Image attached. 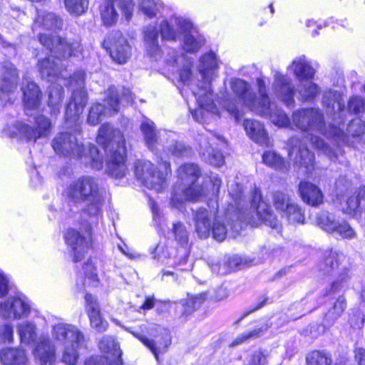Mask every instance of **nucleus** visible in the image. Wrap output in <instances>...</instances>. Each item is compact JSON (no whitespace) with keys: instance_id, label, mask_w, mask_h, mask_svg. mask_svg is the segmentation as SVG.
I'll return each mask as SVG.
<instances>
[{"instance_id":"nucleus-1","label":"nucleus","mask_w":365,"mask_h":365,"mask_svg":"<svg viewBox=\"0 0 365 365\" xmlns=\"http://www.w3.org/2000/svg\"><path fill=\"white\" fill-rule=\"evenodd\" d=\"M256 85L258 90L259 98H256L251 86L240 78L232 79L230 81V88L237 98L226 99L223 101V107L232 115L236 122H240L244 112L242 107L246 106L252 112L268 118L273 124L278 127L289 125L290 120L285 113L277 108L274 103H272L267 95L266 84L262 77L257 78Z\"/></svg>"},{"instance_id":"nucleus-2","label":"nucleus","mask_w":365,"mask_h":365,"mask_svg":"<svg viewBox=\"0 0 365 365\" xmlns=\"http://www.w3.org/2000/svg\"><path fill=\"white\" fill-rule=\"evenodd\" d=\"M96 142L107 152L106 171L115 178H123L128 169L126 165L125 138L118 129L110 124H103L98 130Z\"/></svg>"},{"instance_id":"nucleus-3","label":"nucleus","mask_w":365,"mask_h":365,"mask_svg":"<svg viewBox=\"0 0 365 365\" xmlns=\"http://www.w3.org/2000/svg\"><path fill=\"white\" fill-rule=\"evenodd\" d=\"M40 43L50 51L51 56L38 61V71L42 78L51 80L61 72L60 58L78 56L82 47L78 41H68L60 36L38 33Z\"/></svg>"},{"instance_id":"nucleus-4","label":"nucleus","mask_w":365,"mask_h":365,"mask_svg":"<svg viewBox=\"0 0 365 365\" xmlns=\"http://www.w3.org/2000/svg\"><path fill=\"white\" fill-rule=\"evenodd\" d=\"M229 192L232 195L235 202V205L238 210L237 220L232 222L230 225L232 230L235 232H240L246 225H250L255 226L257 225V220H260L272 228L277 229L279 223L270 207L262 200V195L259 190H255L252 194V198L250 202V206L245 210L240 207L244 202L242 195V190L235 192L229 189Z\"/></svg>"},{"instance_id":"nucleus-5","label":"nucleus","mask_w":365,"mask_h":365,"mask_svg":"<svg viewBox=\"0 0 365 365\" xmlns=\"http://www.w3.org/2000/svg\"><path fill=\"white\" fill-rule=\"evenodd\" d=\"M65 193L71 201L85 203L83 215L96 219L101 215L104 200L97 178L91 175L80 177L69 184Z\"/></svg>"},{"instance_id":"nucleus-6","label":"nucleus","mask_w":365,"mask_h":365,"mask_svg":"<svg viewBox=\"0 0 365 365\" xmlns=\"http://www.w3.org/2000/svg\"><path fill=\"white\" fill-rule=\"evenodd\" d=\"M52 336L64 346L63 361L68 365L76 364L79 357L78 350L86 345L83 332L72 324L58 323L53 326Z\"/></svg>"},{"instance_id":"nucleus-7","label":"nucleus","mask_w":365,"mask_h":365,"mask_svg":"<svg viewBox=\"0 0 365 365\" xmlns=\"http://www.w3.org/2000/svg\"><path fill=\"white\" fill-rule=\"evenodd\" d=\"M170 173V163L167 160H162L160 168L144 160H137L134 165L137 180L147 188L157 192H162L168 186L166 177Z\"/></svg>"},{"instance_id":"nucleus-8","label":"nucleus","mask_w":365,"mask_h":365,"mask_svg":"<svg viewBox=\"0 0 365 365\" xmlns=\"http://www.w3.org/2000/svg\"><path fill=\"white\" fill-rule=\"evenodd\" d=\"M71 131L58 133L52 140L51 146L54 152L64 157L81 158L85 152L82 141L80 123H66Z\"/></svg>"},{"instance_id":"nucleus-9","label":"nucleus","mask_w":365,"mask_h":365,"mask_svg":"<svg viewBox=\"0 0 365 365\" xmlns=\"http://www.w3.org/2000/svg\"><path fill=\"white\" fill-rule=\"evenodd\" d=\"M292 122L299 129L304 131L315 130L325 133L328 130L325 128L324 115L318 108H302L292 113Z\"/></svg>"},{"instance_id":"nucleus-10","label":"nucleus","mask_w":365,"mask_h":365,"mask_svg":"<svg viewBox=\"0 0 365 365\" xmlns=\"http://www.w3.org/2000/svg\"><path fill=\"white\" fill-rule=\"evenodd\" d=\"M133 4L130 0H103L99 12L104 26H111L118 20L120 11L126 20L129 21L132 16Z\"/></svg>"},{"instance_id":"nucleus-11","label":"nucleus","mask_w":365,"mask_h":365,"mask_svg":"<svg viewBox=\"0 0 365 365\" xmlns=\"http://www.w3.org/2000/svg\"><path fill=\"white\" fill-rule=\"evenodd\" d=\"M103 104L96 103L91 106L87 117V123L91 125L98 124L104 117L116 114L119 111L117 92L114 88L106 91Z\"/></svg>"},{"instance_id":"nucleus-12","label":"nucleus","mask_w":365,"mask_h":365,"mask_svg":"<svg viewBox=\"0 0 365 365\" xmlns=\"http://www.w3.org/2000/svg\"><path fill=\"white\" fill-rule=\"evenodd\" d=\"M205 195L202 186L193 185H176L173 190L170 205L180 211L184 209L185 202L197 201Z\"/></svg>"},{"instance_id":"nucleus-13","label":"nucleus","mask_w":365,"mask_h":365,"mask_svg":"<svg viewBox=\"0 0 365 365\" xmlns=\"http://www.w3.org/2000/svg\"><path fill=\"white\" fill-rule=\"evenodd\" d=\"M21 90L23 93L22 101L25 111L30 115V112L39 108L42 101V92L40 87L27 76L23 78Z\"/></svg>"},{"instance_id":"nucleus-14","label":"nucleus","mask_w":365,"mask_h":365,"mask_svg":"<svg viewBox=\"0 0 365 365\" xmlns=\"http://www.w3.org/2000/svg\"><path fill=\"white\" fill-rule=\"evenodd\" d=\"M30 312V305L20 297H12L0 302V317L5 319H19Z\"/></svg>"},{"instance_id":"nucleus-15","label":"nucleus","mask_w":365,"mask_h":365,"mask_svg":"<svg viewBox=\"0 0 365 365\" xmlns=\"http://www.w3.org/2000/svg\"><path fill=\"white\" fill-rule=\"evenodd\" d=\"M36 128L29 125L18 123L17 129L19 135L27 141H36L38 138L48 136L51 131V120L43 115L36 118Z\"/></svg>"},{"instance_id":"nucleus-16","label":"nucleus","mask_w":365,"mask_h":365,"mask_svg":"<svg viewBox=\"0 0 365 365\" xmlns=\"http://www.w3.org/2000/svg\"><path fill=\"white\" fill-rule=\"evenodd\" d=\"M110 45V57L118 63H125L131 56V47L120 31H113L106 41Z\"/></svg>"},{"instance_id":"nucleus-17","label":"nucleus","mask_w":365,"mask_h":365,"mask_svg":"<svg viewBox=\"0 0 365 365\" xmlns=\"http://www.w3.org/2000/svg\"><path fill=\"white\" fill-rule=\"evenodd\" d=\"M365 132V123L360 119L351 120L346 128V133L339 127L329 125L328 133H325L327 138L333 139L337 145L348 143V135L360 136Z\"/></svg>"},{"instance_id":"nucleus-18","label":"nucleus","mask_w":365,"mask_h":365,"mask_svg":"<svg viewBox=\"0 0 365 365\" xmlns=\"http://www.w3.org/2000/svg\"><path fill=\"white\" fill-rule=\"evenodd\" d=\"M216 137L213 133L200 135L199 153L204 160L215 167H220L224 163V157L217 150L212 148L211 145L214 144Z\"/></svg>"},{"instance_id":"nucleus-19","label":"nucleus","mask_w":365,"mask_h":365,"mask_svg":"<svg viewBox=\"0 0 365 365\" xmlns=\"http://www.w3.org/2000/svg\"><path fill=\"white\" fill-rule=\"evenodd\" d=\"M88 102V94L84 89H73L70 102L66 108L65 120L68 126L71 123H79L80 115Z\"/></svg>"},{"instance_id":"nucleus-20","label":"nucleus","mask_w":365,"mask_h":365,"mask_svg":"<svg viewBox=\"0 0 365 365\" xmlns=\"http://www.w3.org/2000/svg\"><path fill=\"white\" fill-rule=\"evenodd\" d=\"M174 21L180 33L185 34L183 49L188 53L197 52L204 44L203 38L198 34H192V25L189 20L182 17H175Z\"/></svg>"},{"instance_id":"nucleus-21","label":"nucleus","mask_w":365,"mask_h":365,"mask_svg":"<svg viewBox=\"0 0 365 365\" xmlns=\"http://www.w3.org/2000/svg\"><path fill=\"white\" fill-rule=\"evenodd\" d=\"M272 89L276 96L287 106L294 105L295 87L289 77L276 72L274 76Z\"/></svg>"},{"instance_id":"nucleus-22","label":"nucleus","mask_w":365,"mask_h":365,"mask_svg":"<svg viewBox=\"0 0 365 365\" xmlns=\"http://www.w3.org/2000/svg\"><path fill=\"white\" fill-rule=\"evenodd\" d=\"M291 149L289 155L295 153L296 163L306 168V173H309L314 169V156L308 149L307 143L302 142L298 138L292 137L289 140Z\"/></svg>"},{"instance_id":"nucleus-23","label":"nucleus","mask_w":365,"mask_h":365,"mask_svg":"<svg viewBox=\"0 0 365 365\" xmlns=\"http://www.w3.org/2000/svg\"><path fill=\"white\" fill-rule=\"evenodd\" d=\"M66 244L70 249L73 262H77L84 257L88 250V242L79 232L68 229L64 235Z\"/></svg>"},{"instance_id":"nucleus-24","label":"nucleus","mask_w":365,"mask_h":365,"mask_svg":"<svg viewBox=\"0 0 365 365\" xmlns=\"http://www.w3.org/2000/svg\"><path fill=\"white\" fill-rule=\"evenodd\" d=\"M197 98L200 107L193 110L191 113L193 119L199 123H203L209 112L214 113L216 109L212 100L211 91L202 89V93L195 91H192Z\"/></svg>"},{"instance_id":"nucleus-25","label":"nucleus","mask_w":365,"mask_h":365,"mask_svg":"<svg viewBox=\"0 0 365 365\" xmlns=\"http://www.w3.org/2000/svg\"><path fill=\"white\" fill-rule=\"evenodd\" d=\"M218 67V61L215 53L210 51L201 57L199 71L204 81L205 88L203 89L211 91L210 83L213 78L217 76Z\"/></svg>"},{"instance_id":"nucleus-26","label":"nucleus","mask_w":365,"mask_h":365,"mask_svg":"<svg viewBox=\"0 0 365 365\" xmlns=\"http://www.w3.org/2000/svg\"><path fill=\"white\" fill-rule=\"evenodd\" d=\"M85 300L86 302V310L91 327L99 333L106 331L108 327V323L102 318L97 300L91 294H86Z\"/></svg>"},{"instance_id":"nucleus-27","label":"nucleus","mask_w":365,"mask_h":365,"mask_svg":"<svg viewBox=\"0 0 365 365\" xmlns=\"http://www.w3.org/2000/svg\"><path fill=\"white\" fill-rule=\"evenodd\" d=\"M298 190L302 201L312 207H318L324 202L321 189L310 182H300Z\"/></svg>"},{"instance_id":"nucleus-28","label":"nucleus","mask_w":365,"mask_h":365,"mask_svg":"<svg viewBox=\"0 0 365 365\" xmlns=\"http://www.w3.org/2000/svg\"><path fill=\"white\" fill-rule=\"evenodd\" d=\"M287 69L294 74L299 81L312 80L316 73L315 69L304 55L294 58Z\"/></svg>"},{"instance_id":"nucleus-29","label":"nucleus","mask_w":365,"mask_h":365,"mask_svg":"<svg viewBox=\"0 0 365 365\" xmlns=\"http://www.w3.org/2000/svg\"><path fill=\"white\" fill-rule=\"evenodd\" d=\"M211 213L206 208L192 209V220L195 230L200 238H207L211 231Z\"/></svg>"},{"instance_id":"nucleus-30","label":"nucleus","mask_w":365,"mask_h":365,"mask_svg":"<svg viewBox=\"0 0 365 365\" xmlns=\"http://www.w3.org/2000/svg\"><path fill=\"white\" fill-rule=\"evenodd\" d=\"M19 73L16 68L9 61L0 65V86L5 91H14L18 84Z\"/></svg>"},{"instance_id":"nucleus-31","label":"nucleus","mask_w":365,"mask_h":365,"mask_svg":"<svg viewBox=\"0 0 365 365\" xmlns=\"http://www.w3.org/2000/svg\"><path fill=\"white\" fill-rule=\"evenodd\" d=\"M34 354L41 365H50L54 361L56 354L51 340L48 337L41 336L34 350Z\"/></svg>"},{"instance_id":"nucleus-32","label":"nucleus","mask_w":365,"mask_h":365,"mask_svg":"<svg viewBox=\"0 0 365 365\" xmlns=\"http://www.w3.org/2000/svg\"><path fill=\"white\" fill-rule=\"evenodd\" d=\"M247 135L255 143L264 146H269V139L264 125L256 120L246 119L243 123Z\"/></svg>"},{"instance_id":"nucleus-33","label":"nucleus","mask_w":365,"mask_h":365,"mask_svg":"<svg viewBox=\"0 0 365 365\" xmlns=\"http://www.w3.org/2000/svg\"><path fill=\"white\" fill-rule=\"evenodd\" d=\"M63 21L56 14L51 12L38 11L37 17L33 25V31H37L40 29L47 31L61 29Z\"/></svg>"},{"instance_id":"nucleus-34","label":"nucleus","mask_w":365,"mask_h":365,"mask_svg":"<svg viewBox=\"0 0 365 365\" xmlns=\"http://www.w3.org/2000/svg\"><path fill=\"white\" fill-rule=\"evenodd\" d=\"M158 31L155 25H148L143 29V40L147 53L158 60L161 56V49L158 43Z\"/></svg>"},{"instance_id":"nucleus-35","label":"nucleus","mask_w":365,"mask_h":365,"mask_svg":"<svg viewBox=\"0 0 365 365\" xmlns=\"http://www.w3.org/2000/svg\"><path fill=\"white\" fill-rule=\"evenodd\" d=\"M140 130L146 146L153 152L158 150V146L162 143V133L155 130V124L150 120L143 121L140 125Z\"/></svg>"},{"instance_id":"nucleus-36","label":"nucleus","mask_w":365,"mask_h":365,"mask_svg":"<svg viewBox=\"0 0 365 365\" xmlns=\"http://www.w3.org/2000/svg\"><path fill=\"white\" fill-rule=\"evenodd\" d=\"M207 298L206 292L188 295L187 298L177 307V312L182 317H187L199 309Z\"/></svg>"},{"instance_id":"nucleus-37","label":"nucleus","mask_w":365,"mask_h":365,"mask_svg":"<svg viewBox=\"0 0 365 365\" xmlns=\"http://www.w3.org/2000/svg\"><path fill=\"white\" fill-rule=\"evenodd\" d=\"M201 175V169L195 163H185L180 166L178 170V179L180 183L177 185H193Z\"/></svg>"},{"instance_id":"nucleus-38","label":"nucleus","mask_w":365,"mask_h":365,"mask_svg":"<svg viewBox=\"0 0 365 365\" xmlns=\"http://www.w3.org/2000/svg\"><path fill=\"white\" fill-rule=\"evenodd\" d=\"M64 89L58 84H51L48 88L47 105L50 108V114L56 117L60 113L61 102L63 99Z\"/></svg>"},{"instance_id":"nucleus-39","label":"nucleus","mask_w":365,"mask_h":365,"mask_svg":"<svg viewBox=\"0 0 365 365\" xmlns=\"http://www.w3.org/2000/svg\"><path fill=\"white\" fill-rule=\"evenodd\" d=\"M0 360L4 365H27L24 351L19 349H5L0 351Z\"/></svg>"},{"instance_id":"nucleus-40","label":"nucleus","mask_w":365,"mask_h":365,"mask_svg":"<svg viewBox=\"0 0 365 365\" xmlns=\"http://www.w3.org/2000/svg\"><path fill=\"white\" fill-rule=\"evenodd\" d=\"M346 308V299L340 296L329 308L325 314L324 319V327L332 326L336 321L341 316Z\"/></svg>"},{"instance_id":"nucleus-41","label":"nucleus","mask_w":365,"mask_h":365,"mask_svg":"<svg viewBox=\"0 0 365 365\" xmlns=\"http://www.w3.org/2000/svg\"><path fill=\"white\" fill-rule=\"evenodd\" d=\"M345 212L349 215H356L365 207V186L360 187L346 202Z\"/></svg>"},{"instance_id":"nucleus-42","label":"nucleus","mask_w":365,"mask_h":365,"mask_svg":"<svg viewBox=\"0 0 365 365\" xmlns=\"http://www.w3.org/2000/svg\"><path fill=\"white\" fill-rule=\"evenodd\" d=\"M344 255L333 250H327L324 253V259L319 264V269L326 274H329L339 265Z\"/></svg>"},{"instance_id":"nucleus-43","label":"nucleus","mask_w":365,"mask_h":365,"mask_svg":"<svg viewBox=\"0 0 365 365\" xmlns=\"http://www.w3.org/2000/svg\"><path fill=\"white\" fill-rule=\"evenodd\" d=\"M99 349L106 354H110L116 363L121 364L122 361L120 359L121 351L120 350L119 344L115 340L110 336H104L100 340L98 343Z\"/></svg>"},{"instance_id":"nucleus-44","label":"nucleus","mask_w":365,"mask_h":365,"mask_svg":"<svg viewBox=\"0 0 365 365\" xmlns=\"http://www.w3.org/2000/svg\"><path fill=\"white\" fill-rule=\"evenodd\" d=\"M299 93L303 102L312 101L320 93V87L312 80L299 81Z\"/></svg>"},{"instance_id":"nucleus-45","label":"nucleus","mask_w":365,"mask_h":365,"mask_svg":"<svg viewBox=\"0 0 365 365\" xmlns=\"http://www.w3.org/2000/svg\"><path fill=\"white\" fill-rule=\"evenodd\" d=\"M263 162L269 167L282 172H287L289 169V165L282 157L277 153L268 150L264 153L262 155Z\"/></svg>"},{"instance_id":"nucleus-46","label":"nucleus","mask_w":365,"mask_h":365,"mask_svg":"<svg viewBox=\"0 0 365 365\" xmlns=\"http://www.w3.org/2000/svg\"><path fill=\"white\" fill-rule=\"evenodd\" d=\"M283 217H285L289 224H304L305 216L304 211L299 205L293 202L289 205L287 209L282 214Z\"/></svg>"},{"instance_id":"nucleus-47","label":"nucleus","mask_w":365,"mask_h":365,"mask_svg":"<svg viewBox=\"0 0 365 365\" xmlns=\"http://www.w3.org/2000/svg\"><path fill=\"white\" fill-rule=\"evenodd\" d=\"M18 332L22 343L29 344L36 337V325L29 322H24L18 324Z\"/></svg>"},{"instance_id":"nucleus-48","label":"nucleus","mask_w":365,"mask_h":365,"mask_svg":"<svg viewBox=\"0 0 365 365\" xmlns=\"http://www.w3.org/2000/svg\"><path fill=\"white\" fill-rule=\"evenodd\" d=\"M335 216L328 212L322 211L317 215V225L324 231L331 233L336 229Z\"/></svg>"},{"instance_id":"nucleus-49","label":"nucleus","mask_w":365,"mask_h":365,"mask_svg":"<svg viewBox=\"0 0 365 365\" xmlns=\"http://www.w3.org/2000/svg\"><path fill=\"white\" fill-rule=\"evenodd\" d=\"M308 365H331L332 359L328 353L314 351L309 354L306 358Z\"/></svg>"},{"instance_id":"nucleus-50","label":"nucleus","mask_w":365,"mask_h":365,"mask_svg":"<svg viewBox=\"0 0 365 365\" xmlns=\"http://www.w3.org/2000/svg\"><path fill=\"white\" fill-rule=\"evenodd\" d=\"M272 202L275 209L282 214L293 200L288 194L277 191L272 195Z\"/></svg>"},{"instance_id":"nucleus-51","label":"nucleus","mask_w":365,"mask_h":365,"mask_svg":"<svg viewBox=\"0 0 365 365\" xmlns=\"http://www.w3.org/2000/svg\"><path fill=\"white\" fill-rule=\"evenodd\" d=\"M175 16H173L170 19V23L166 20H163L160 22L159 28L161 37L163 39L168 41H176V39L178 38L179 34L173 27V25H171V24H174L178 27V26L175 24Z\"/></svg>"},{"instance_id":"nucleus-52","label":"nucleus","mask_w":365,"mask_h":365,"mask_svg":"<svg viewBox=\"0 0 365 365\" xmlns=\"http://www.w3.org/2000/svg\"><path fill=\"white\" fill-rule=\"evenodd\" d=\"M88 152V156H86V163H89L91 167L94 170H101L103 164V155L100 154L98 148L93 145H89Z\"/></svg>"},{"instance_id":"nucleus-53","label":"nucleus","mask_w":365,"mask_h":365,"mask_svg":"<svg viewBox=\"0 0 365 365\" xmlns=\"http://www.w3.org/2000/svg\"><path fill=\"white\" fill-rule=\"evenodd\" d=\"M138 6L142 12L149 18L155 16L162 7L160 0H139Z\"/></svg>"},{"instance_id":"nucleus-54","label":"nucleus","mask_w":365,"mask_h":365,"mask_svg":"<svg viewBox=\"0 0 365 365\" xmlns=\"http://www.w3.org/2000/svg\"><path fill=\"white\" fill-rule=\"evenodd\" d=\"M64 4L71 14L80 16L87 10L88 0H64Z\"/></svg>"},{"instance_id":"nucleus-55","label":"nucleus","mask_w":365,"mask_h":365,"mask_svg":"<svg viewBox=\"0 0 365 365\" xmlns=\"http://www.w3.org/2000/svg\"><path fill=\"white\" fill-rule=\"evenodd\" d=\"M133 334L137 337L143 344H145L154 354L155 359L158 360V354L162 349H164L165 345L162 344L157 340H150L142 334L132 332Z\"/></svg>"},{"instance_id":"nucleus-56","label":"nucleus","mask_w":365,"mask_h":365,"mask_svg":"<svg viewBox=\"0 0 365 365\" xmlns=\"http://www.w3.org/2000/svg\"><path fill=\"white\" fill-rule=\"evenodd\" d=\"M178 256L175 257L173 265L178 270L189 272L192 264L187 262L188 255L185 249L181 247L177 250Z\"/></svg>"},{"instance_id":"nucleus-57","label":"nucleus","mask_w":365,"mask_h":365,"mask_svg":"<svg viewBox=\"0 0 365 365\" xmlns=\"http://www.w3.org/2000/svg\"><path fill=\"white\" fill-rule=\"evenodd\" d=\"M170 155L176 157L188 156L192 153V148L184 143L178 141H172L171 144L166 147Z\"/></svg>"},{"instance_id":"nucleus-58","label":"nucleus","mask_w":365,"mask_h":365,"mask_svg":"<svg viewBox=\"0 0 365 365\" xmlns=\"http://www.w3.org/2000/svg\"><path fill=\"white\" fill-rule=\"evenodd\" d=\"M269 327L265 324L260 328L255 329L249 332H245L236 337L231 343V346H238L251 339L257 338L259 335L268 329Z\"/></svg>"},{"instance_id":"nucleus-59","label":"nucleus","mask_w":365,"mask_h":365,"mask_svg":"<svg viewBox=\"0 0 365 365\" xmlns=\"http://www.w3.org/2000/svg\"><path fill=\"white\" fill-rule=\"evenodd\" d=\"M307 138L309 139L310 145L314 148L329 157L331 156L333 153L332 148L329 145H327L320 137L312 135L309 136L307 135Z\"/></svg>"},{"instance_id":"nucleus-60","label":"nucleus","mask_w":365,"mask_h":365,"mask_svg":"<svg viewBox=\"0 0 365 365\" xmlns=\"http://www.w3.org/2000/svg\"><path fill=\"white\" fill-rule=\"evenodd\" d=\"M85 274V282L89 286L96 287L98 284V275L96 273V268L91 261H88L83 266Z\"/></svg>"},{"instance_id":"nucleus-61","label":"nucleus","mask_w":365,"mask_h":365,"mask_svg":"<svg viewBox=\"0 0 365 365\" xmlns=\"http://www.w3.org/2000/svg\"><path fill=\"white\" fill-rule=\"evenodd\" d=\"M336 224V229L331 233H335L342 238L351 239L355 237V232L346 221L338 220Z\"/></svg>"},{"instance_id":"nucleus-62","label":"nucleus","mask_w":365,"mask_h":365,"mask_svg":"<svg viewBox=\"0 0 365 365\" xmlns=\"http://www.w3.org/2000/svg\"><path fill=\"white\" fill-rule=\"evenodd\" d=\"M348 279V269L345 268L343 272L340 273L338 279L331 284L329 290L327 291L325 294L329 295L332 292H336L343 290L346 286V282Z\"/></svg>"},{"instance_id":"nucleus-63","label":"nucleus","mask_w":365,"mask_h":365,"mask_svg":"<svg viewBox=\"0 0 365 365\" xmlns=\"http://www.w3.org/2000/svg\"><path fill=\"white\" fill-rule=\"evenodd\" d=\"M173 232L176 241L180 244L181 246L187 245L188 242V234L182 223L177 222L173 224Z\"/></svg>"},{"instance_id":"nucleus-64","label":"nucleus","mask_w":365,"mask_h":365,"mask_svg":"<svg viewBox=\"0 0 365 365\" xmlns=\"http://www.w3.org/2000/svg\"><path fill=\"white\" fill-rule=\"evenodd\" d=\"M267 363V356L261 350L254 351L247 359V365H265Z\"/></svg>"}]
</instances>
